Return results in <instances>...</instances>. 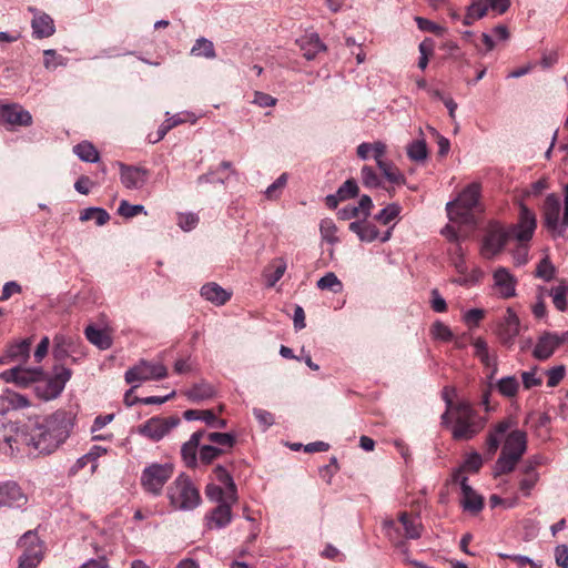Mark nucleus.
<instances>
[{
    "label": "nucleus",
    "instance_id": "obj_1",
    "mask_svg": "<svg viewBox=\"0 0 568 568\" xmlns=\"http://www.w3.org/2000/svg\"><path fill=\"white\" fill-rule=\"evenodd\" d=\"M73 420V414L62 409L47 417L28 418L17 428L14 440L27 446L30 454L49 455L67 440Z\"/></svg>",
    "mask_w": 568,
    "mask_h": 568
},
{
    "label": "nucleus",
    "instance_id": "obj_2",
    "mask_svg": "<svg viewBox=\"0 0 568 568\" xmlns=\"http://www.w3.org/2000/svg\"><path fill=\"white\" fill-rule=\"evenodd\" d=\"M71 375V371L62 365H54L51 371H44L39 364L32 365L27 361L2 373L7 382L20 387L33 385L37 396L43 400L57 398Z\"/></svg>",
    "mask_w": 568,
    "mask_h": 568
},
{
    "label": "nucleus",
    "instance_id": "obj_3",
    "mask_svg": "<svg viewBox=\"0 0 568 568\" xmlns=\"http://www.w3.org/2000/svg\"><path fill=\"white\" fill-rule=\"evenodd\" d=\"M445 402L447 409L442 415V420L443 424L452 423V436L455 440H469L484 429L486 419L469 403L459 400L454 404L447 395Z\"/></svg>",
    "mask_w": 568,
    "mask_h": 568
},
{
    "label": "nucleus",
    "instance_id": "obj_4",
    "mask_svg": "<svg viewBox=\"0 0 568 568\" xmlns=\"http://www.w3.org/2000/svg\"><path fill=\"white\" fill-rule=\"evenodd\" d=\"M383 530L389 541L408 556L406 539H418L422 536L423 524L418 515L400 511L396 519H385Z\"/></svg>",
    "mask_w": 568,
    "mask_h": 568
},
{
    "label": "nucleus",
    "instance_id": "obj_5",
    "mask_svg": "<svg viewBox=\"0 0 568 568\" xmlns=\"http://www.w3.org/2000/svg\"><path fill=\"white\" fill-rule=\"evenodd\" d=\"M564 215L559 221L561 202L558 195L550 193L542 205V219L546 229L556 236H562L568 230V184L564 189Z\"/></svg>",
    "mask_w": 568,
    "mask_h": 568
},
{
    "label": "nucleus",
    "instance_id": "obj_6",
    "mask_svg": "<svg viewBox=\"0 0 568 568\" xmlns=\"http://www.w3.org/2000/svg\"><path fill=\"white\" fill-rule=\"evenodd\" d=\"M168 497L175 509L187 510L195 508L200 501V493L190 477L181 474L168 487Z\"/></svg>",
    "mask_w": 568,
    "mask_h": 568
},
{
    "label": "nucleus",
    "instance_id": "obj_7",
    "mask_svg": "<svg viewBox=\"0 0 568 568\" xmlns=\"http://www.w3.org/2000/svg\"><path fill=\"white\" fill-rule=\"evenodd\" d=\"M481 186L479 183L474 182L467 185L458 195L456 201L446 204L447 214L449 220L456 219L467 220L473 209L479 202Z\"/></svg>",
    "mask_w": 568,
    "mask_h": 568
},
{
    "label": "nucleus",
    "instance_id": "obj_8",
    "mask_svg": "<svg viewBox=\"0 0 568 568\" xmlns=\"http://www.w3.org/2000/svg\"><path fill=\"white\" fill-rule=\"evenodd\" d=\"M174 467L171 463H153L146 466L141 474V486L154 496L161 494L163 486L173 475Z\"/></svg>",
    "mask_w": 568,
    "mask_h": 568
},
{
    "label": "nucleus",
    "instance_id": "obj_9",
    "mask_svg": "<svg viewBox=\"0 0 568 568\" xmlns=\"http://www.w3.org/2000/svg\"><path fill=\"white\" fill-rule=\"evenodd\" d=\"M168 375L166 367L155 358H142L136 365L125 372L124 379L128 384L161 379Z\"/></svg>",
    "mask_w": 568,
    "mask_h": 568
},
{
    "label": "nucleus",
    "instance_id": "obj_10",
    "mask_svg": "<svg viewBox=\"0 0 568 568\" xmlns=\"http://www.w3.org/2000/svg\"><path fill=\"white\" fill-rule=\"evenodd\" d=\"M18 546L22 549L19 557L18 568H37L43 557L44 547L38 535L29 530L19 540Z\"/></svg>",
    "mask_w": 568,
    "mask_h": 568
},
{
    "label": "nucleus",
    "instance_id": "obj_11",
    "mask_svg": "<svg viewBox=\"0 0 568 568\" xmlns=\"http://www.w3.org/2000/svg\"><path fill=\"white\" fill-rule=\"evenodd\" d=\"M568 345V331L557 332H544L535 345L531 355H552L555 352L562 351Z\"/></svg>",
    "mask_w": 568,
    "mask_h": 568
},
{
    "label": "nucleus",
    "instance_id": "obj_12",
    "mask_svg": "<svg viewBox=\"0 0 568 568\" xmlns=\"http://www.w3.org/2000/svg\"><path fill=\"white\" fill-rule=\"evenodd\" d=\"M508 240V233L500 226H493L484 237L480 253L485 258H493L498 254Z\"/></svg>",
    "mask_w": 568,
    "mask_h": 568
},
{
    "label": "nucleus",
    "instance_id": "obj_13",
    "mask_svg": "<svg viewBox=\"0 0 568 568\" xmlns=\"http://www.w3.org/2000/svg\"><path fill=\"white\" fill-rule=\"evenodd\" d=\"M176 417H153L140 427V433L153 440H160L164 437L173 427L179 424Z\"/></svg>",
    "mask_w": 568,
    "mask_h": 568
},
{
    "label": "nucleus",
    "instance_id": "obj_14",
    "mask_svg": "<svg viewBox=\"0 0 568 568\" xmlns=\"http://www.w3.org/2000/svg\"><path fill=\"white\" fill-rule=\"evenodd\" d=\"M520 329V321L517 314L508 307L506 310V314L500 320L497 326V336L499 341L505 345H510L514 343L515 338L518 336Z\"/></svg>",
    "mask_w": 568,
    "mask_h": 568
},
{
    "label": "nucleus",
    "instance_id": "obj_15",
    "mask_svg": "<svg viewBox=\"0 0 568 568\" xmlns=\"http://www.w3.org/2000/svg\"><path fill=\"white\" fill-rule=\"evenodd\" d=\"M0 123L30 126L32 124V115L29 111L24 110L20 104H2L0 105Z\"/></svg>",
    "mask_w": 568,
    "mask_h": 568
},
{
    "label": "nucleus",
    "instance_id": "obj_16",
    "mask_svg": "<svg viewBox=\"0 0 568 568\" xmlns=\"http://www.w3.org/2000/svg\"><path fill=\"white\" fill-rule=\"evenodd\" d=\"M118 164L120 168V180L124 187L129 190H139L146 183L149 178V171L146 169L126 165L121 162Z\"/></svg>",
    "mask_w": 568,
    "mask_h": 568
},
{
    "label": "nucleus",
    "instance_id": "obj_17",
    "mask_svg": "<svg viewBox=\"0 0 568 568\" xmlns=\"http://www.w3.org/2000/svg\"><path fill=\"white\" fill-rule=\"evenodd\" d=\"M28 498L16 481L0 483V507H21Z\"/></svg>",
    "mask_w": 568,
    "mask_h": 568
},
{
    "label": "nucleus",
    "instance_id": "obj_18",
    "mask_svg": "<svg viewBox=\"0 0 568 568\" xmlns=\"http://www.w3.org/2000/svg\"><path fill=\"white\" fill-rule=\"evenodd\" d=\"M527 449V435L523 430H513L508 434L501 453L518 460Z\"/></svg>",
    "mask_w": 568,
    "mask_h": 568
},
{
    "label": "nucleus",
    "instance_id": "obj_19",
    "mask_svg": "<svg viewBox=\"0 0 568 568\" xmlns=\"http://www.w3.org/2000/svg\"><path fill=\"white\" fill-rule=\"evenodd\" d=\"M495 286L503 298H510L516 295L517 281L505 267H498L494 272Z\"/></svg>",
    "mask_w": 568,
    "mask_h": 568
},
{
    "label": "nucleus",
    "instance_id": "obj_20",
    "mask_svg": "<svg viewBox=\"0 0 568 568\" xmlns=\"http://www.w3.org/2000/svg\"><path fill=\"white\" fill-rule=\"evenodd\" d=\"M296 44L303 52V57L313 60L315 57L326 50V45L322 42L317 33H306L296 40Z\"/></svg>",
    "mask_w": 568,
    "mask_h": 568
},
{
    "label": "nucleus",
    "instance_id": "obj_21",
    "mask_svg": "<svg viewBox=\"0 0 568 568\" xmlns=\"http://www.w3.org/2000/svg\"><path fill=\"white\" fill-rule=\"evenodd\" d=\"M30 11L34 12L31 21L33 37L37 39L51 37L55 32L53 19L47 13L36 12L32 8H30Z\"/></svg>",
    "mask_w": 568,
    "mask_h": 568
},
{
    "label": "nucleus",
    "instance_id": "obj_22",
    "mask_svg": "<svg viewBox=\"0 0 568 568\" xmlns=\"http://www.w3.org/2000/svg\"><path fill=\"white\" fill-rule=\"evenodd\" d=\"M537 226L536 215L526 205H520L519 225L516 237L519 241H529Z\"/></svg>",
    "mask_w": 568,
    "mask_h": 568
},
{
    "label": "nucleus",
    "instance_id": "obj_23",
    "mask_svg": "<svg viewBox=\"0 0 568 568\" xmlns=\"http://www.w3.org/2000/svg\"><path fill=\"white\" fill-rule=\"evenodd\" d=\"M235 503L236 501L229 500V498L226 497L225 501H222L216 507H214L210 515L207 516L209 527L223 528L227 526L232 519L231 506Z\"/></svg>",
    "mask_w": 568,
    "mask_h": 568
},
{
    "label": "nucleus",
    "instance_id": "obj_24",
    "mask_svg": "<svg viewBox=\"0 0 568 568\" xmlns=\"http://www.w3.org/2000/svg\"><path fill=\"white\" fill-rule=\"evenodd\" d=\"M205 436V430H196L191 435V438L183 444L181 448L182 458L187 467H195L197 464L196 453L200 450L201 440Z\"/></svg>",
    "mask_w": 568,
    "mask_h": 568
},
{
    "label": "nucleus",
    "instance_id": "obj_25",
    "mask_svg": "<svg viewBox=\"0 0 568 568\" xmlns=\"http://www.w3.org/2000/svg\"><path fill=\"white\" fill-rule=\"evenodd\" d=\"M87 339L95 345L100 351H105L112 345V337L104 328H99L95 325H88L84 329Z\"/></svg>",
    "mask_w": 568,
    "mask_h": 568
},
{
    "label": "nucleus",
    "instance_id": "obj_26",
    "mask_svg": "<svg viewBox=\"0 0 568 568\" xmlns=\"http://www.w3.org/2000/svg\"><path fill=\"white\" fill-rule=\"evenodd\" d=\"M348 229L355 233L362 242H373L379 236V231L376 225L368 222L367 219L352 222Z\"/></svg>",
    "mask_w": 568,
    "mask_h": 568
},
{
    "label": "nucleus",
    "instance_id": "obj_27",
    "mask_svg": "<svg viewBox=\"0 0 568 568\" xmlns=\"http://www.w3.org/2000/svg\"><path fill=\"white\" fill-rule=\"evenodd\" d=\"M201 296L215 305H224L231 298V293L212 282L202 286Z\"/></svg>",
    "mask_w": 568,
    "mask_h": 568
},
{
    "label": "nucleus",
    "instance_id": "obj_28",
    "mask_svg": "<svg viewBox=\"0 0 568 568\" xmlns=\"http://www.w3.org/2000/svg\"><path fill=\"white\" fill-rule=\"evenodd\" d=\"M463 481H465L463 479ZM463 498L462 505L465 510L470 511L473 514L479 513L484 507V499L468 485L463 483Z\"/></svg>",
    "mask_w": 568,
    "mask_h": 568
},
{
    "label": "nucleus",
    "instance_id": "obj_29",
    "mask_svg": "<svg viewBox=\"0 0 568 568\" xmlns=\"http://www.w3.org/2000/svg\"><path fill=\"white\" fill-rule=\"evenodd\" d=\"M430 334L435 339L442 342L454 341L456 348L462 349L465 345V336L454 338L452 329L440 321H436L430 327Z\"/></svg>",
    "mask_w": 568,
    "mask_h": 568
},
{
    "label": "nucleus",
    "instance_id": "obj_30",
    "mask_svg": "<svg viewBox=\"0 0 568 568\" xmlns=\"http://www.w3.org/2000/svg\"><path fill=\"white\" fill-rule=\"evenodd\" d=\"M385 180L394 185L406 184V178L400 170L389 160L385 159L376 163Z\"/></svg>",
    "mask_w": 568,
    "mask_h": 568
},
{
    "label": "nucleus",
    "instance_id": "obj_31",
    "mask_svg": "<svg viewBox=\"0 0 568 568\" xmlns=\"http://www.w3.org/2000/svg\"><path fill=\"white\" fill-rule=\"evenodd\" d=\"M286 261L283 257L274 258L264 272L266 285L273 287L286 271Z\"/></svg>",
    "mask_w": 568,
    "mask_h": 568
},
{
    "label": "nucleus",
    "instance_id": "obj_32",
    "mask_svg": "<svg viewBox=\"0 0 568 568\" xmlns=\"http://www.w3.org/2000/svg\"><path fill=\"white\" fill-rule=\"evenodd\" d=\"M215 395L214 387L206 383L201 382L197 384H194L190 389L185 392V396L192 400V402H202L205 399H210Z\"/></svg>",
    "mask_w": 568,
    "mask_h": 568
},
{
    "label": "nucleus",
    "instance_id": "obj_33",
    "mask_svg": "<svg viewBox=\"0 0 568 568\" xmlns=\"http://www.w3.org/2000/svg\"><path fill=\"white\" fill-rule=\"evenodd\" d=\"M214 476H215V479L226 488V496H227L229 500L236 501L237 500L236 486H235L230 473L224 467L216 466L214 468Z\"/></svg>",
    "mask_w": 568,
    "mask_h": 568
},
{
    "label": "nucleus",
    "instance_id": "obj_34",
    "mask_svg": "<svg viewBox=\"0 0 568 568\" xmlns=\"http://www.w3.org/2000/svg\"><path fill=\"white\" fill-rule=\"evenodd\" d=\"M74 154L83 162L97 163L100 160L99 151L89 141H82L73 146Z\"/></svg>",
    "mask_w": 568,
    "mask_h": 568
},
{
    "label": "nucleus",
    "instance_id": "obj_35",
    "mask_svg": "<svg viewBox=\"0 0 568 568\" xmlns=\"http://www.w3.org/2000/svg\"><path fill=\"white\" fill-rule=\"evenodd\" d=\"M191 54L197 58L214 59L216 57L214 44L211 40L201 37L195 40Z\"/></svg>",
    "mask_w": 568,
    "mask_h": 568
},
{
    "label": "nucleus",
    "instance_id": "obj_36",
    "mask_svg": "<svg viewBox=\"0 0 568 568\" xmlns=\"http://www.w3.org/2000/svg\"><path fill=\"white\" fill-rule=\"evenodd\" d=\"M95 219V224L102 226L110 220V214L102 207L91 206L80 213V221L85 222Z\"/></svg>",
    "mask_w": 568,
    "mask_h": 568
},
{
    "label": "nucleus",
    "instance_id": "obj_37",
    "mask_svg": "<svg viewBox=\"0 0 568 568\" xmlns=\"http://www.w3.org/2000/svg\"><path fill=\"white\" fill-rule=\"evenodd\" d=\"M361 181L367 189L383 187V181L377 171L371 165H364L361 170Z\"/></svg>",
    "mask_w": 568,
    "mask_h": 568
},
{
    "label": "nucleus",
    "instance_id": "obj_38",
    "mask_svg": "<svg viewBox=\"0 0 568 568\" xmlns=\"http://www.w3.org/2000/svg\"><path fill=\"white\" fill-rule=\"evenodd\" d=\"M204 438L207 442L215 444L216 447H220L223 449H224V447L232 448L236 443L235 436L232 434H229V433H219V432L206 433L205 432Z\"/></svg>",
    "mask_w": 568,
    "mask_h": 568
},
{
    "label": "nucleus",
    "instance_id": "obj_39",
    "mask_svg": "<svg viewBox=\"0 0 568 568\" xmlns=\"http://www.w3.org/2000/svg\"><path fill=\"white\" fill-rule=\"evenodd\" d=\"M320 233L323 241L334 245L339 242L337 237V226L332 219H323L320 223Z\"/></svg>",
    "mask_w": 568,
    "mask_h": 568
},
{
    "label": "nucleus",
    "instance_id": "obj_40",
    "mask_svg": "<svg viewBox=\"0 0 568 568\" xmlns=\"http://www.w3.org/2000/svg\"><path fill=\"white\" fill-rule=\"evenodd\" d=\"M33 336L14 339L7 347L4 355H30Z\"/></svg>",
    "mask_w": 568,
    "mask_h": 568
},
{
    "label": "nucleus",
    "instance_id": "obj_41",
    "mask_svg": "<svg viewBox=\"0 0 568 568\" xmlns=\"http://www.w3.org/2000/svg\"><path fill=\"white\" fill-rule=\"evenodd\" d=\"M428 150L424 139L415 140L407 145V156L415 162H422L427 159Z\"/></svg>",
    "mask_w": 568,
    "mask_h": 568
},
{
    "label": "nucleus",
    "instance_id": "obj_42",
    "mask_svg": "<svg viewBox=\"0 0 568 568\" xmlns=\"http://www.w3.org/2000/svg\"><path fill=\"white\" fill-rule=\"evenodd\" d=\"M478 7H484L486 9V14L488 10H491L495 14L501 16L508 11L510 8V0H473Z\"/></svg>",
    "mask_w": 568,
    "mask_h": 568
},
{
    "label": "nucleus",
    "instance_id": "obj_43",
    "mask_svg": "<svg viewBox=\"0 0 568 568\" xmlns=\"http://www.w3.org/2000/svg\"><path fill=\"white\" fill-rule=\"evenodd\" d=\"M524 477L519 481L520 490L528 496L531 488L536 485L538 481V474L534 470V465L531 466H524L523 468Z\"/></svg>",
    "mask_w": 568,
    "mask_h": 568
},
{
    "label": "nucleus",
    "instance_id": "obj_44",
    "mask_svg": "<svg viewBox=\"0 0 568 568\" xmlns=\"http://www.w3.org/2000/svg\"><path fill=\"white\" fill-rule=\"evenodd\" d=\"M183 416L186 420H203L209 426L215 425L216 415L211 409H187L183 413Z\"/></svg>",
    "mask_w": 568,
    "mask_h": 568
},
{
    "label": "nucleus",
    "instance_id": "obj_45",
    "mask_svg": "<svg viewBox=\"0 0 568 568\" xmlns=\"http://www.w3.org/2000/svg\"><path fill=\"white\" fill-rule=\"evenodd\" d=\"M54 347L53 355H69V353L77 352L75 345L71 337L64 335H57L53 338Z\"/></svg>",
    "mask_w": 568,
    "mask_h": 568
},
{
    "label": "nucleus",
    "instance_id": "obj_46",
    "mask_svg": "<svg viewBox=\"0 0 568 568\" xmlns=\"http://www.w3.org/2000/svg\"><path fill=\"white\" fill-rule=\"evenodd\" d=\"M435 49V42L432 38H425L418 45L420 53L418 60V68L425 70L427 68L429 57L433 55Z\"/></svg>",
    "mask_w": 568,
    "mask_h": 568
},
{
    "label": "nucleus",
    "instance_id": "obj_47",
    "mask_svg": "<svg viewBox=\"0 0 568 568\" xmlns=\"http://www.w3.org/2000/svg\"><path fill=\"white\" fill-rule=\"evenodd\" d=\"M224 453L223 448L213 445H202L199 450V459L202 464L209 465Z\"/></svg>",
    "mask_w": 568,
    "mask_h": 568
},
{
    "label": "nucleus",
    "instance_id": "obj_48",
    "mask_svg": "<svg viewBox=\"0 0 568 568\" xmlns=\"http://www.w3.org/2000/svg\"><path fill=\"white\" fill-rule=\"evenodd\" d=\"M118 214L124 219H132L139 214L146 215L148 212L141 204H130L126 200H122L118 207Z\"/></svg>",
    "mask_w": 568,
    "mask_h": 568
},
{
    "label": "nucleus",
    "instance_id": "obj_49",
    "mask_svg": "<svg viewBox=\"0 0 568 568\" xmlns=\"http://www.w3.org/2000/svg\"><path fill=\"white\" fill-rule=\"evenodd\" d=\"M542 375L547 376V386L556 387L566 376L565 365H556L548 369L541 371Z\"/></svg>",
    "mask_w": 568,
    "mask_h": 568
},
{
    "label": "nucleus",
    "instance_id": "obj_50",
    "mask_svg": "<svg viewBox=\"0 0 568 568\" xmlns=\"http://www.w3.org/2000/svg\"><path fill=\"white\" fill-rule=\"evenodd\" d=\"M567 292L568 286L565 284H560L551 288L550 295L552 297V303L560 312H565L567 310Z\"/></svg>",
    "mask_w": 568,
    "mask_h": 568
},
{
    "label": "nucleus",
    "instance_id": "obj_51",
    "mask_svg": "<svg viewBox=\"0 0 568 568\" xmlns=\"http://www.w3.org/2000/svg\"><path fill=\"white\" fill-rule=\"evenodd\" d=\"M519 460L500 453L499 458L495 465V475L500 476L511 473Z\"/></svg>",
    "mask_w": 568,
    "mask_h": 568
},
{
    "label": "nucleus",
    "instance_id": "obj_52",
    "mask_svg": "<svg viewBox=\"0 0 568 568\" xmlns=\"http://www.w3.org/2000/svg\"><path fill=\"white\" fill-rule=\"evenodd\" d=\"M317 287L320 290H329L334 293H338L343 285L335 273L328 272L317 281Z\"/></svg>",
    "mask_w": 568,
    "mask_h": 568
},
{
    "label": "nucleus",
    "instance_id": "obj_53",
    "mask_svg": "<svg viewBox=\"0 0 568 568\" xmlns=\"http://www.w3.org/2000/svg\"><path fill=\"white\" fill-rule=\"evenodd\" d=\"M498 392L506 397H514L519 388V383L515 377L508 376L497 383Z\"/></svg>",
    "mask_w": 568,
    "mask_h": 568
},
{
    "label": "nucleus",
    "instance_id": "obj_54",
    "mask_svg": "<svg viewBox=\"0 0 568 568\" xmlns=\"http://www.w3.org/2000/svg\"><path fill=\"white\" fill-rule=\"evenodd\" d=\"M448 253L450 255L452 263L455 266L456 271L459 274L465 275L467 272V266L464 258V251L462 245L457 243L453 248L449 250Z\"/></svg>",
    "mask_w": 568,
    "mask_h": 568
},
{
    "label": "nucleus",
    "instance_id": "obj_55",
    "mask_svg": "<svg viewBox=\"0 0 568 568\" xmlns=\"http://www.w3.org/2000/svg\"><path fill=\"white\" fill-rule=\"evenodd\" d=\"M400 213V206L397 203H390L375 215V220L382 224H388Z\"/></svg>",
    "mask_w": 568,
    "mask_h": 568
},
{
    "label": "nucleus",
    "instance_id": "obj_56",
    "mask_svg": "<svg viewBox=\"0 0 568 568\" xmlns=\"http://www.w3.org/2000/svg\"><path fill=\"white\" fill-rule=\"evenodd\" d=\"M555 266L550 262L549 257H544L537 265L535 275L536 277L542 278L546 282H549L555 276Z\"/></svg>",
    "mask_w": 568,
    "mask_h": 568
},
{
    "label": "nucleus",
    "instance_id": "obj_57",
    "mask_svg": "<svg viewBox=\"0 0 568 568\" xmlns=\"http://www.w3.org/2000/svg\"><path fill=\"white\" fill-rule=\"evenodd\" d=\"M183 122H184V120L179 114H175V115L166 119L159 126V129L156 131V139L151 140V142L156 143V142L161 141L171 129L175 128L176 125H179Z\"/></svg>",
    "mask_w": 568,
    "mask_h": 568
},
{
    "label": "nucleus",
    "instance_id": "obj_58",
    "mask_svg": "<svg viewBox=\"0 0 568 568\" xmlns=\"http://www.w3.org/2000/svg\"><path fill=\"white\" fill-rule=\"evenodd\" d=\"M286 183H287V174L283 173L270 186H267V189L265 190V196L268 200L278 199V196L282 193V190L285 187Z\"/></svg>",
    "mask_w": 568,
    "mask_h": 568
},
{
    "label": "nucleus",
    "instance_id": "obj_59",
    "mask_svg": "<svg viewBox=\"0 0 568 568\" xmlns=\"http://www.w3.org/2000/svg\"><path fill=\"white\" fill-rule=\"evenodd\" d=\"M67 59L59 55L55 50L48 49L43 51V64L45 69H55L60 65H65Z\"/></svg>",
    "mask_w": 568,
    "mask_h": 568
},
{
    "label": "nucleus",
    "instance_id": "obj_60",
    "mask_svg": "<svg viewBox=\"0 0 568 568\" xmlns=\"http://www.w3.org/2000/svg\"><path fill=\"white\" fill-rule=\"evenodd\" d=\"M358 191L357 182L354 179L346 180L337 190L338 196L343 201L357 196Z\"/></svg>",
    "mask_w": 568,
    "mask_h": 568
},
{
    "label": "nucleus",
    "instance_id": "obj_61",
    "mask_svg": "<svg viewBox=\"0 0 568 568\" xmlns=\"http://www.w3.org/2000/svg\"><path fill=\"white\" fill-rule=\"evenodd\" d=\"M524 387L529 389L534 386H539L542 383V372L538 368H532L528 372L521 373Z\"/></svg>",
    "mask_w": 568,
    "mask_h": 568
},
{
    "label": "nucleus",
    "instance_id": "obj_62",
    "mask_svg": "<svg viewBox=\"0 0 568 568\" xmlns=\"http://www.w3.org/2000/svg\"><path fill=\"white\" fill-rule=\"evenodd\" d=\"M486 16V9L478 7L473 0L467 7L466 16L463 19V24L470 26L475 20L481 19Z\"/></svg>",
    "mask_w": 568,
    "mask_h": 568
},
{
    "label": "nucleus",
    "instance_id": "obj_63",
    "mask_svg": "<svg viewBox=\"0 0 568 568\" xmlns=\"http://www.w3.org/2000/svg\"><path fill=\"white\" fill-rule=\"evenodd\" d=\"M485 311L483 308H471L464 313V323L473 328L479 325L480 321L485 317Z\"/></svg>",
    "mask_w": 568,
    "mask_h": 568
},
{
    "label": "nucleus",
    "instance_id": "obj_64",
    "mask_svg": "<svg viewBox=\"0 0 568 568\" xmlns=\"http://www.w3.org/2000/svg\"><path fill=\"white\" fill-rule=\"evenodd\" d=\"M199 223V216L194 213H180L178 225L185 232L193 230Z\"/></svg>",
    "mask_w": 568,
    "mask_h": 568
}]
</instances>
